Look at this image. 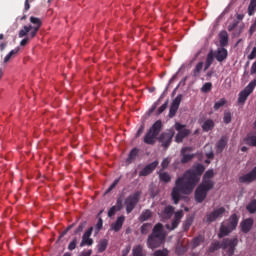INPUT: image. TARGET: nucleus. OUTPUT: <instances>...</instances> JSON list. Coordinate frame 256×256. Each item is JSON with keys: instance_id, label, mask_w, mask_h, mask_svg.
<instances>
[{"instance_id": "nucleus-38", "label": "nucleus", "mask_w": 256, "mask_h": 256, "mask_svg": "<svg viewBox=\"0 0 256 256\" xmlns=\"http://www.w3.org/2000/svg\"><path fill=\"white\" fill-rule=\"evenodd\" d=\"M160 181H163L164 183H170L171 182V175L167 172H162L159 174Z\"/></svg>"}, {"instance_id": "nucleus-18", "label": "nucleus", "mask_w": 256, "mask_h": 256, "mask_svg": "<svg viewBox=\"0 0 256 256\" xmlns=\"http://www.w3.org/2000/svg\"><path fill=\"white\" fill-rule=\"evenodd\" d=\"M174 213H175V207L168 205V206H165L162 210H159L158 215L162 219H171Z\"/></svg>"}, {"instance_id": "nucleus-61", "label": "nucleus", "mask_w": 256, "mask_h": 256, "mask_svg": "<svg viewBox=\"0 0 256 256\" xmlns=\"http://www.w3.org/2000/svg\"><path fill=\"white\" fill-rule=\"evenodd\" d=\"M143 131H145V126L141 125L136 133V137H141V135L143 134Z\"/></svg>"}, {"instance_id": "nucleus-54", "label": "nucleus", "mask_w": 256, "mask_h": 256, "mask_svg": "<svg viewBox=\"0 0 256 256\" xmlns=\"http://www.w3.org/2000/svg\"><path fill=\"white\" fill-rule=\"evenodd\" d=\"M30 39H33V38H31V34H29L28 37L22 39L20 42L21 47H25V45H27L29 43Z\"/></svg>"}, {"instance_id": "nucleus-53", "label": "nucleus", "mask_w": 256, "mask_h": 256, "mask_svg": "<svg viewBox=\"0 0 256 256\" xmlns=\"http://www.w3.org/2000/svg\"><path fill=\"white\" fill-rule=\"evenodd\" d=\"M115 207L117 208V211H121V209H123V199L118 198Z\"/></svg>"}, {"instance_id": "nucleus-3", "label": "nucleus", "mask_w": 256, "mask_h": 256, "mask_svg": "<svg viewBox=\"0 0 256 256\" xmlns=\"http://www.w3.org/2000/svg\"><path fill=\"white\" fill-rule=\"evenodd\" d=\"M237 245H239V239H237V237L225 238L222 240L221 243L219 241L212 243L209 247V253H215V251L223 249L224 251H226L227 256H234Z\"/></svg>"}, {"instance_id": "nucleus-23", "label": "nucleus", "mask_w": 256, "mask_h": 256, "mask_svg": "<svg viewBox=\"0 0 256 256\" xmlns=\"http://www.w3.org/2000/svg\"><path fill=\"white\" fill-rule=\"evenodd\" d=\"M213 177H215V172H213V169H209L205 172L201 183H211L213 189V187H215V182L211 180Z\"/></svg>"}, {"instance_id": "nucleus-19", "label": "nucleus", "mask_w": 256, "mask_h": 256, "mask_svg": "<svg viewBox=\"0 0 256 256\" xmlns=\"http://www.w3.org/2000/svg\"><path fill=\"white\" fill-rule=\"evenodd\" d=\"M214 57L219 63H223V61H225V59L229 57V52L227 51V49H225V47H220L214 53Z\"/></svg>"}, {"instance_id": "nucleus-49", "label": "nucleus", "mask_w": 256, "mask_h": 256, "mask_svg": "<svg viewBox=\"0 0 256 256\" xmlns=\"http://www.w3.org/2000/svg\"><path fill=\"white\" fill-rule=\"evenodd\" d=\"M169 105V100H167L164 104H162L159 108H158V115H161V113H163V111H165V109H167V106Z\"/></svg>"}, {"instance_id": "nucleus-51", "label": "nucleus", "mask_w": 256, "mask_h": 256, "mask_svg": "<svg viewBox=\"0 0 256 256\" xmlns=\"http://www.w3.org/2000/svg\"><path fill=\"white\" fill-rule=\"evenodd\" d=\"M183 210L177 211L174 215V219L176 221H181V219H183Z\"/></svg>"}, {"instance_id": "nucleus-26", "label": "nucleus", "mask_w": 256, "mask_h": 256, "mask_svg": "<svg viewBox=\"0 0 256 256\" xmlns=\"http://www.w3.org/2000/svg\"><path fill=\"white\" fill-rule=\"evenodd\" d=\"M244 143H245L246 145H249V147H256V135L248 134V135L244 138Z\"/></svg>"}, {"instance_id": "nucleus-6", "label": "nucleus", "mask_w": 256, "mask_h": 256, "mask_svg": "<svg viewBox=\"0 0 256 256\" xmlns=\"http://www.w3.org/2000/svg\"><path fill=\"white\" fill-rule=\"evenodd\" d=\"M237 225H239V217L237 214H232L226 224H221L220 233L218 234L219 239H223V237H227L231 231H235Z\"/></svg>"}, {"instance_id": "nucleus-50", "label": "nucleus", "mask_w": 256, "mask_h": 256, "mask_svg": "<svg viewBox=\"0 0 256 256\" xmlns=\"http://www.w3.org/2000/svg\"><path fill=\"white\" fill-rule=\"evenodd\" d=\"M170 163H171V159H169V158L163 159V161L161 163L162 169H167V167H169Z\"/></svg>"}, {"instance_id": "nucleus-56", "label": "nucleus", "mask_w": 256, "mask_h": 256, "mask_svg": "<svg viewBox=\"0 0 256 256\" xmlns=\"http://www.w3.org/2000/svg\"><path fill=\"white\" fill-rule=\"evenodd\" d=\"M117 211H118L117 208L115 206H112L108 211V217H113V215H115Z\"/></svg>"}, {"instance_id": "nucleus-15", "label": "nucleus", "mask_w": 256, "mask_h": 256, "mask_svg": "<svg viewBox=\"0 0 256 256\" xmlns=\"http://www.w3.org/2000/svg\"><path fill=\"white\" fill-rule=\"evenodd\" d=\"M91 235H93V227H90L82 236V241L80 243V247H85L87 245L88 247H91L93 245V239L91 238Z\"/></svg>"}, {"instance_id": "nucleus-62", "label": "nucleus", "mask_w": 256, "mask_h": 256, "mask_svg": "<svg viewBox=\"0 0 256 256\" xmlns=\"http://www.w3.org/2000/svg\"><path fill=\"white\" fill-rule=\"evenodd\" d=\"M129 251H131V246L126 247V248L122 251V256H127V255H129Z\"/></svg>"}, {"instance_id": "nucleus-13", "label": "nucleus", "mask_w": 256, "mask_h": 256, "mask_svg": "<svg viewBox=\"0 0 256 256\" xmlns=\"http://www.w3.org/2000/svg\"><path fill=\"white\" fill-rule=\"evenodd\" d=\"M183 99V95L179 94L172 102L169 110V117L173 119L175 115H177V111H179V105H181V100Z\"/></svg>"}, {"instance_id": "nucleus-7", "label": "nucleus", "mask_w": 256, "mask_h": 256, "mask_svg": "<svg viewBox=\"0 0 256 256\" xmlns=\"http://www.w3.org/2000/svg\"><path fill=\"white\" fill-rule=\"evenodd\" d=\"M213 189L210 182L201 183L195 190V201L197 203H203L207 199V193Z\"/></svg>"}, {"instance_id": "nucleus-36", "label": "nucleus", "mask_w": 256, "mask_h": 256, "mask_svg": "<svg viewBox=\"0 0 256 256\" xmlns=\"http://www.w3.org/2000/svg\"><path fill=\"white\" fill-rule=\"evenodd\" d=\"M179 223H181V221L176 220L175 218L172 220L171 225L170 224H166V229H168L169 231H174V229H177L179 227Z\"/></svg>"}, {"instance_id": "nucleus-34", "label": "nucleus", "mask_w": 256, "mask_h": 256, "mask_svg": "<svg viewBox=\"0 0 256 256\" xmlns=\"http://www.w3.org/2000/svg\"><path fill=\"white\" fill-rule=\"evenodd\" d=\"M227 105V100L225 98L220 99L219 101L215 102L214 104V111H219L221 107H225Z\"/></svg>"}, {"instance_id": "nucleus-5", "label": "nucleus", "mask_w": 256, "mask_h": 256, "mask_svg": "<svg viewBox=\"0 0 256 256\" xmlns=\"http://www.w3.org/2000/svg\"><path fill=\"white\" fill-rule=\"evenodd\" d=\"M163 130V122L161 120H157L147 131L146 135L144 136V143L146 145H155V139L161 131Z\"/></svg>"}, {"instance_id": "nucleus-24", "label": "nucleus", "mask_w": 256, "mask_h": 256, "mask_svg": "<svg viewBox=\"0 0 256 256\" xmlns=\"http://www.w3.org/2000/svg\"><path fill=\"white\" fill-rule=\"evenodd\" d=\"M219 39L220 47H227L229 45V34L227 31H221L219 33Z\"/></svg>"}, {"instance_id": "nucleus-17", "label": "nucleus", "mask_w": 256, "mask_h": 256, "mask_svg": "<svg viewBox=\"0 0 256 256\" xmlns=\"http://www.w3.org/2000/svg\"><path fill=\"white\" fill-rule=\"evenodd\" d=\"M157 165H159L158 161H154L148 165H146L140 172L139 177H147V175H151L155 169H157Z\"/></svg>"}, {"instance_id": "nucleus-58", "label": "nucleus", "mask_w": 256, "mask_h": 256, "mask_svg": "<svg viewBox=\"0 0 256 256\" xmlns=\"http://www.w3.org/2000/svg\"><path fill=\"white\" fill-rule=\"evenodd\" d=\"M96 229H97V231H101V229H103V219L102 218L98 219V222L96 224Z\"/></svg>"}, {"instance_id": "nucleus-10", "label": "nucleus", "mask_w": 256, "mask_h": 256, "mask_svg": "<svg viewBox=\"0 0 256 256\" xmlns=\"http://www.w3.org/2000/svg\"><path fill=\"white\" fill-rule=\"evenodd\" d=\"M256 79L252 80L240 93L238 96V103H245L249 95L255 91Z\"/></svg>"}, {"instance_id": "nucleus-59", "label": "nucleus", "mask_w": 256, "mask_h": 256, "mask_svg": "<svg viewBox=\"0 0 256 256\" xmlns=\"http://www.w3.org/2000/svg\"><path fill=\"white\" fill-rule=\"evenodd\" d=\"M255 31H256V22L254 21V23L250 26V29H249L250 37L253 35V33H255Z\"/></svg>"}, {"instance_id": "nucleus-1", "label": "nucleus", "mask_w": 256, "mask_h": 256, "mask_svg": "<svg viewBox=\"0 0 256 256\" xmlns=\"http://www.w3.org/2000/svg\"><path fill=\"white\" fill-rule=\"evenodd\" d=\"M203 173H205V165L197 163L186 170L181 177L176 179L175 186L171 192V199L174 205H179L182 195H191L193 193V189L201 181V175Z\"/></svg>"}, {"instance_id": "nucleus-41", "label": "nucleus", "mask_w": 256, "mask_h": 256, "mask_svg": "<svg viewBox=\"0 0 256 256\" xmlns=\"http://www.w3.org/2000/svg\"><path fill=\"white\" fill-rule=\"evenodd\" d=\"M211 89H213V84L211 82H206L202 86L201 91H202V93H209V91H211Z\"/></svg>"}, {"instance_id": "nucleus-63", "label": "nucleus", "mask_w": 256, "mask_h": 256, "mask_svg": "<svg viewBox=\"0 0 256 256\" xmlns=\"http://www.w3.org/2000/svg\"><path fill=\"white\" fill-rule=\"evenodd\" d=\"M250 73L252 75H255V73H256V61L252 64L251 69H250Z\"/></svg>"}, {"instance_id": "nucleus-44", "label": "nucleus", "mask_w": 256, "mask_h": 256, "mask_svg": "<svg viewBox=\"0 0 256 256\" xmlns=\"http://www.w3.org/2000/svg\"><path fill=\"white\" fill-rule=\"evenodd\" d=\"M231 112H225L224 113V117H223V122L226 124V125H229V123H231Z\"/></svg>"}, {"instance_id": "nucleus-33", "label": "nucleus", "mask_w": 256, "mask_h": 256, "mask_svg": "<svg viewBox=\"0 0 256 256\" xmlns=\"http://www.w3.org/2000/svg\"><path fill=\"white\" fill-rule=\"evenodd\" d=\"M191 225H193V217L192 216H188L186 218V220L183 223V229L184 231H189V229L191 228Z\"/></svg>"}, {"instance_id": "nucleus-42", "label": "nucleus", "mask_w": 256, "mask_h": 256, "mask_svg": "<svg viewBox=\"0 0 256 256\" xmlns=\"http://www.w3.org/2000/svg\"><path fill=\"white\" fill-rule=\"evenodd\" d=\"M151 231V223H145L141 226L142 235H147Z\"/></svg>"}, {"instance_id": "nucleus-32", "label": "nucleus", "mask_w": 256, "mask_h": 256, "mask_svg": "<svg viewBox=\"0 0 256 256\" xmlns=\"http://www.w3.org/2000/svg\"><path fill=\"white\" fill-rule=\"evenodd\" d=\"M255 11H256V0H250V4L248 6L249 17H252V15H255Z\"/></svg>"}, {"instance_id": "nucleus-45", "label": "nucleus", "mask_w": 256, "mask_h": 256, "mask_svg": "<svg viewBox=\"0 0 256 256\" xmlns=\"http://www.w3.org/2000/svg\"><path fill=\"white\" fill-rule=\"evenodd\" d=\"M87 225V222H82L75 230V235H79V233H82L83 229H85V226Z\"/></svg>"}, {"instance_id": "nucleus-37", "label": "nucleus", "mask_w": 256, "mask_h": 256, "mask_svg": "<svg viewBox=\"0 0 256 256\" xmlns=\"http://www.w3.org/2000/svg\"><path fill=\"white\" fill-rule=\"evenodd\" d=\"M132 256H143V246L137 245L132 249Z\"/></svg>"}, {"instance_id": "nucleus-8", "label": "nucleus", "mask_w": 256, "mask_h": 256, "mask_svg": "<svg viewBox=\"0 0 256 256\" xmlns=\"http://www.w3.org/2000/svg\"><path fill=\"white\" fill-rule=\"evenodd\" d=\"M139 199H141V192L137 191L133 193L132 195H129L125 201L124 205L126 207V213L129 215V213H133V210L137 207V204L139 203Z\"/></svg>"}, {"instance_id": "nucleus-31", "label": "nucleus", "mask_w": 256, "mask_h": 256, "mask_svg": "<svg viewBox=\"0 0 256 256\" xmlns=\"http://www.w3.org/2000/svg\"><path fill=\"white\" fill-rule=\"evenodd\" d=\"M137 155H139V149L133 148L129 153V156L127 159L128 163H131V161H135V159H137Z\"/></svg>"}, {"instance_id": "nucleus-43", "label": "nucleus", "mask_w": 256, "mask_h": 256, "mask_svg": "<svg viewBox=\"0 0 256 256\" xmlns=\"http://www.w3.org/2000/svg\"><path fill=\"white\" fill-rule=\"evenodd\" d=\"M153 255L154 256H169V250H167L166 248H164L162 250H156Z\"/></svg>"}, {"instance_id": "nucleus-9", "label": "nucleus", "mask_w": 256, "mask_h": 256, "mask_svg": "<svg viewBox=\"0 0 256 256\" xmlns=\"http://www.w3.org/2000/svg\"><path fill=\"white\" fill-rule=\"evenodd\" d=\"M173 137H175V130L169 129L160 134L158 141L161 143L164 149H169L171 143L173 142Z\"/></svg>"}, {"instance_id": "nucleus-2", "label": "nucleus", "mask_w": 256, "mask_h": 256, "mask_svg": "<svg viewBox=\"0 0 256 256\" xmlns=\"http://www.w3.org/2000/svg\"><path fill=\"white\" fill-rule=\"evenodd\" d=\"M167 238V232L165 231V227L161 223H157L152 233L148 236L147 246L149 249H157L160 245L165 243V239Z\"/></svg>"}, {"instance_id": "nucleus-11", "label": "nucleus", "mask_w": 256, "mask_h": 256, "mask_svg": "<svg viewBox=\"0 0 256 256\" xmlns=\"http://www.w3.org/2000/svg\"><path fill=\"white\" fill-rule=\"evenodd\" d=\"M226 211L225 207L215 208L212 212L206 215V221L208 223H213L216 219H221Z\"/></svg>"}, {"instance_id": "nucleus-52", "label": "nucleus", "mask_w": 256, "mask_h": 256, "mask_svg": "<svg viewBox=\"0 0 256 256\" xmlns=\"http://www.w3.org/2000/svg\"><path fill=\"white\" fill-rule=\"evenodd\" d=\"M213 61H214L213 52H210L206 57V63L213 65Z\"/></svg>"}, {"instance_id": "nucleus-60", "label": "nucleus", "mask_w": 256, "mask_h": 256, "mask_svg": "<svg viewBox=\"0 0 256 256\" xmlns=\"http://www.w3.org/2000/svg\"><path fill=\"white\" fill-rule=\"evenodd\" d=\"M241 33H243V27H240L239 29H236L233 32V37H239V35H241Z\"/></svg>"}, {"instance_id": "nucleus-21", "label": "nucleus", "mask_w": 256, "mask_h": 256, "mask_svg": "<svg viewBox=\"0 0 256 256\" xmlns=\"http://www.w3.org/2000/svg\"><path fill=\"white\" fill-rule=\"evenodd\" d=\"M125 223V216H120L116 219L114 223L111 224L112 231L119 233L123 228V224Z\"/></svg>"}, {"instance_id": "nucleus-4", "label": "nucleus", "mask_w": 256, "mask_h": 256, "mask_svg": "<svg viewBox=\"0 0 256 256\" xmlns=\"http://www.w3.org/2000/svg\"><path fill=\"white\" fill-rule=\"evenodd\" d=\"M30 23H32V25L34 26H24L23 29L19 31L18 36L20 37V39L23 37H27L30 31L31 39H35V37H37V33H39V29H41V25H43V23L41 22V19L34 16L30 17Z\"/></svg>"}, {"instance_id": "nucleus-16", "label": "nucleus", "mask_w": 256, "mask_h": 256, "mask_svg": "<svg viewBox=\"0 0 256 256\" xmlns=\"http://www.w3.org/2000/svg\"><path fill=\"white\" fill-rule=\"evenodd\" d=\"M189 251V240L185 242V240L178 241L176 248H175V253L176 255H185Z\"/></svg>"}, {"instance_id": "nucleus-40", "label": "nucleus", "mask_w": 256, "mask_h": 256, "mask_svg": "<svg viewBox=\"0 0 256 256\" xmlns=\"http://www.w3.org/2000/svg\"><path fill=\"white\" fill-rule=\"evenodd\" d=\"M203 69V62H199L193 70L194 77H199V73Z\"/></svg>"}, {"instance_id": "nucleus-12", "label": "nucleus", "mask_w": 256, "mask_h": 256, "mask_svg": "<svg viewBox=\"0 0 256 256\" xmlns=\"http://www.w3.org/2000/svg\"><path fill=\"white\" fill-rule=\"evenodd\" d=\"M187 151H193V147H183L180 151L181 160L180 163L185 165V163H190L195 158V154H187Z\"/></svg>"}, {"instance_id": "nucleus-35", "label": "nucleus", "mask_w": 256, "mask_h": 256, "mask_svg": "<svg viewBox=\"0 0 256 256\" xmlns=\"http://www.w3.org/2000/svg\"><path fill=\"white\" fill-rule=\"evenodd\" d=\"M19 53V47L15 48L14 50H11L4 58V63H9L11 61V57L13 55H17Z\"/></svg>"}, {"instance_id": "nucleus-20", "label": "nucleus", "mask_w": 256, "mask_h": 256, "mask_svg": "<svg viewBox=\"0 0 256 256\" xmlns=\"http://www.w3.org/2000/svg\"><path fill=\"white\" fill-rule=\"evenodd\" d=\"M253 218H247L240 224L242 233H249L253 227Z\"/></svg>"}, {"instance_id": "nucleus-64", "label": "nucleus", "mask_w": 256, "mask_h": 256, "mask_svg": "<svg viewBox=\"0 0 256 256\" xmlns=\"http://www.w3.org/2000/svg\"><path fill=\"white\" fill-rule=\"evenodd\" d=\"M29 9H31V4H29V0H25L24 11H28Z\"/></svg>"}, {"instance_id": "nucleus-57", "label": "nucleus", "mask_w": 256, "mask_h": 256, "mask_svg": "<svg viewBox=\"0 0 256 256\" xmlns=\"http://www.w3.org/2000/svg\"><path fill=\"white\" fill-rule=\"evenodd\" d=\"M183 139H185V137L183 135H181L180 133L176 134V136H175L176 143H183Z\"/></svg>"}, {"instance_id": "nucleus-47", "label": "nucleus", "mask_w": 256, "mask_h": 256, "mask_svg": "<svg viewBox=\"0 0 256 256\" xmlns=\"http://www.w3.org/2000/svg\"><path fill=\"white\" fill-rule=\"evenodd\" d=\"M237 25H239V21L234 20L233 23L229 24L228 31H235V29H237Z\"/></svg>"}, {"instance_id": "nucleus-25", "label": "nucleus", "mask_w": 256, "mask_h": 256, "mask_svg": "<svg viewBox=\"0 0 256 256\" xmlns=\"http://www.w3.org/2000/svg\"><path fill=\"white\" fill-rule=\"evenodd\" d=\"M225 147H227V137L222 136V138L216 144V152L223 153Z\"/></svg>"}, {"instance_id": "nucleus-28", "label": "nucleus", "mask_w": 256, "mask_h": 256, "mask_svg": "<svg viewBox=\"0 0 256 256\" xmlns=\"http://www.w3.org/2000/svg\"><path fill=\"white\" fill-rule=\"evenodd\" d=\"M213 127H215V122H213V120L208 119L206 120L203 124H202V129L203 131H205L206 133L211 131V129H213Z\"/></svg>"}, {"instance_id": "nucleus-55", "label": "nucleus", "mask_w": 256, "mask_h": 256, "mask_svg": "<svg viewBox=\"0 0 256 256\" xmlns=\"http://www.w3.org/2000/svg\"><path fill=\"white\" fill-rule=\"evenodd\" d=\"M256 58V47L252 49V52L248 55L249 61H253Z\"/></svg>"}, {"instance_id": "nucleus-14", "label": "nucleus", "mask_w": 256, "mask_h": 256, "mask_svg": "<svg viewBox=\"0 0 256 256\" xmlns=\"http://www.w3.org/2000/svg\"><path fill=\"white\" fill-rule=\"evenodd\" d=\"M253 181H256V166L249 173L239 177V183H246L249 185L250 183H253Z\"/></svg>"}, {"instance_id": "nucleus-48", "label": "nucleus", "mask_w": 256, "mask_h": 256, "mask_svg": "<svg viewBox=\"0 0 256 256\" xmlns=\"http://www.w3.org/2000/svg\"><path fill=\"white\" fill-rule=\"evenodd\" d=\"M120 181H121V178L115 179L114 182L108 188L107 192L109 193V191H113V189H115V187H117V185H119Z\"/></svg>"}, {"instance_id": "nucleus-46", "label": "nucleus", "mask_w": 256, "mask_h": 256, "mask_svg": "<svg viewBox=\"0 0 256 256\" xmlns=\"http://www.w3.org/2000/svg\"><path fill=\"white\" fill-rule=\"evenodd\" d=\"M77 248V238H74L68 245L69 251H74Z\"/></svg>"}, {"instance_id": "nucleus-30", "label": "nucleus", "mask_w": 256, "mask_h": 256, "mask_svg": "<svg viewBox=\"0 0 256 256\" xmlns=\"http://www.w3.org/2000/svg\"><path fill=\"white\" fill-rule=\"evenodd\" d=\"M152 213L151 210H145L142 212V214L139 217V221L141 223L148 221V219H151Z\"/></svg>"}, {"instance_id": "nucleus-22", "label": "nucleus", "mask_w": 256, "mask_h": 256, "mask_svg": "<svg viewBox=\"0 0 256 256\" xmlns=\"http://www.w3.org/2000/svg\"><path fill=\"white\" fill-rule=\"evenodd\" d=\"M187 127L186 125L184 124H181L179 122H176L175 123V129L176 131H178V133L184 137H189V135H191V130L185 128Z\"/></svg>"}, {"instance_id": "nucleus-27", "label": "nucleus", "mask_w": 256, "mask_h": 256, "mask_svg": "<svg viewBox=\"0 0 256 256\" xmlns=\"http://www.w3.org/2000/svg\"><path fill=\"white\" fill-rule=\"evenodd\" d=\"M205 242V237L203 235H199L195 238H193L192 240V249H197V247H199V245H201V243Z\"/></svg>"}, {"instance_id": "nucleus-29", "label": "nucleus", "mask_w": 256, "mask_h": 256, "mask_svg": "<svg viewBox=\"0 0 256 256\" xmlns=\"http://www.w3.org/2000/svg\"><path fill=\"white\" fill-rule=\"evenodd\" d=\"M109 245V240L108 239H102L100 240L98 244V253H104L106 251L107 246Z\"/></svg>"}, {"instance_id": "nucleus-39", "label": "nucleus", "mask_w": 256, "mask_h": 256, "mask_svg": "<svg viewBox=\"0 0 256 256\" xmlns=\"http://www.w3.org/2000/svg\"><path fill=\"white\" fill-rule=\"evenodd\" d=\"M246 209L251 214L256 213V199L250 201V203L246 206Z\"/></svg>"}]
</instances>
